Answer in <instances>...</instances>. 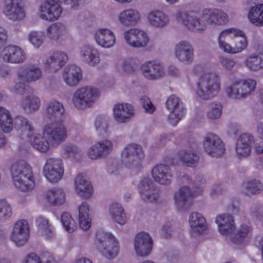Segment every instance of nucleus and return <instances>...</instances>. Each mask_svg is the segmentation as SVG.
I'll list each match as a JSON object with an SVG mask.
<instances>
[{
  "label": "nucleus",
  "instance_id": "1",
  "mask_svg": "<svg viewBox=\"0 0 263 263\" xmlns=\"http://www.w3.org/2000/svg\"><path fill=\"white\" fill-rule=\"evenodd\" d=\"M15 128L25 136L31 145L40 152L45 153L58 146L68 137V131L62 123H46L42 128V134L36 132L31 122L23 117L15 119Z\"/></svg>",
  "mask_w": 263,
  "mask_h": 263
},
{
  "label": "nucleus",
  "instance_id": "2",
  "mask_svg": "<svg viewBox=\"0 0 263 263\" xmlns=\"http://www.w3.org/2000/svg\"><path fill=\"white\" fill-rule=\"evenodd\" d=\"M176 20L189 30L202 33L207 29V25H225L229 21L228 14L221 10L204 9L200 16L190 14L186 11L178 10L175 14Z\"/></svg>",
  "mask_w": 263,
  "mask_h": 263
},
{
  "label": "nucleus",
  "instance_id": "3",
  "mask_svg": "<svg viewBox=\"0 0 263 263\" xmlns=\"http://www.w3.org/2000/svg\"><path fill=\"white\" fill-rule=\"evenodd\" d=\"M217 42L221 51L230 54H239L245 51L248 46L246 34L237 27L221 29L217 34Z\"/></svg>",
  "mask_w": 263,
  "mask_h": 263
},
{
  "label": "nucleus",
  "instance_id": "4",
  "mask_svg": "<svg viewBox=\"0 0 263 263\" xmlns=\"http://www.w3.org/2000/svg\"><path fill=\"white\" fill-rule=\"evenodd\" d=\"M10 172L14 186L22 192H29L35 186L31 166L24 158L16 159L11 164Z\"/></svg>",
  "mask_w": 263,
  "mask_h": 263
},
{
  "label": "nucleus",
  "instance_id": "5",
  "mask_svg": "<svg viewBox=\"0 0 263 263\" xmlns=\"http://www.w3.org/2000/svg\"><path fill=\"white\" fill-rule=\"evenodd\" d=\"M221 89L220 77L216 74L205 73L200 76L196 84L195 94L197 98L208 101L217 97Z\"/></svg>",
  "mask_w": 263,
  "mask_h": 263
},
{
  "label": "nucleus",
  "instance_id": "6",
  "mask_svg": "<svg viewBox=\"0 0 263 263\" xmlns=\"http://www.w3.org/2000/svg\"><path fill=\"white\" fill-rule=\"evenodd\" d=\"M145 156L143 147L136 143L127 144L121 153L122 164L127 168L135 172L143 168Z\"/></svg>",
  "mask_w": 263,
  "mask_h": 263
},
{
  "label": "nucleus",
  "instance_id": "7",
  "mask_svg": "<svg viewBox=\"0 0 263 263\" xmlns=\"http://www.w3.org/2000/svg\"><path fill=\"white\" fill-rule=\"evenodd\" d=\"M95 246L98 252L108 259H114L119 253V242L111 233L99 231L96 235Z\"/></svg>",
  "mask_w": 263,
  "mask_h": 263
},
{
  "label": "nucleus",
  "instance_id": "8",
  "mask_svg": "<svg viewBox=\"0 0 263 263\" xmlns=\"http://www.w3.org/2000/svg\"><path fill=\"white\" fill-rule=\"evenodd\" d=\"M81 0H47L43 2L39 6L37 15L42 20L53 21L58 20L61 16L62 9L59 3H63L68 5L73 10L77 9L80 6Z\"/></svg>",
  "mask_w": 263,
  "mask_h": 263
},
{
  "label": "nucleus",
  "instance_id": "9",
  "mask_svg": "<svg viewBox=\"0 0 263 263\" xmlns=\"http://www.w3.org/2000/svg\"><path fill=\"white\" fill-rule=\"evenodd\" d=\"M100 95L101 90L97 87L85 85L76 90L72 95L71 102L76 108L84 110L92 107Z\"/></svg>",
  "mask_w": 263,
  "mask_h": 263
},
{
  "label": "nucleus",
  "instance_id": "10",
  "mask_svg": "<svg viewBox=\"0 0 263 263\" xmlns=\"http://www.w3.org/2000/svg\"><path fill=\"white\" fill-rule=\"evenodd\" d=\"M256 85L257 82L253 79H235L226 87L224 92L229 98L240 100L249 97L255 91Z\"/></svg>",
  "mask_w": 263,
  "mask_h": 263
},
{
  "label": "nucleus",
  "instance_id": "11",
  "mask_svg": "<svg viewBox=\"0 0 263 263\" xmlns=\"http://www.w3.org/2000/svg\"><path fill=\"white\" fill-rule=\"evenodd\" d=\"M206 180L203 175H197L195 177L193 190L191 191L190 187L183 186L174 195L175 204L178 210H183L188 207V202L193 196L201 194L204 188Z\"/></svg>",
  "mask_w": 263,
  "mask_h": 263
},
{
  "label": "nucleus",
  "instance_id": "12",
  "mask_svg": "<svg viewBox=\"0 0 263 263\" xmlns=\"http://www.w3.org/2000/svg\"><path fill=\"white\" fill-rule=\"evenodd\" d=\"M64 173V164L61 158L50 157L46 159L42 174L46 180L51 183H58L63 178Z\"/></svg>",
  "mask_w": 263,
  "mask_h": 263
},
{
  "label": "nucleus",
  "instance_id": "13",
  "mask_svg": "<svg viewBox=\"0 0 263 263\" xmlns=\"http://www.w3.org/2000/svg\"><path fill=\"white\" fill-rule=\"evenodd\" d=\"M122 37L125 43L132 48L145 47L150 42L148 34L144 30L137 27L125 29L122 33Z\"/></svg>",
  "mask_w": 263,
  "mask_h": 263
},
{
  "label": "nucleus",
  "instance_id": "14",
  "mask_svg": "<svg viewBox=\"0 0 263 263\" xmlns=\"http://www.w3.org/2000/svg\"><path fill=\"white\" fill-rule=\"evenodd\" d=\"M204 152L213 157H218L224 154L225 145L221 139L213 133H207L202 142Z\"/></svg>",
  "mask_w": 263,
  "mask_h": 263
},
{
  "label": "nucleus",
  "instance_id": "15",
  "mask_svg": "<svg viewBox=\"0 0 263 263\" xmlns=\"http://www.w3.org/2000/svg\"><path fill=\"white\" fill-rule=\"evenodd\" d=\"M30 236L29 227L25 220H20L15 222L10 231V240L17 247L25 245Z\"/></svg>",
  "mask_w": 263,
  "mask_h": 263
},
{
  "label": "nucleus",
  "instance_id": "16",
  "mask_svg": "<svg viewBox=\"0 0 263 263\" xmlns=\"http://www.w3.org/2000/svg\"><path fill=\"white\" fill-rule=\"evenodd\" d=\"M93 38L96 44L104 49L112 48L117 43L115 32L106 27H100L95 29L93 32Z\"/></svg>",
  "mask_w": 263,
  "mask_h": 263
},
{
  "label": "nucleus",
  "instance_id": "17",
  "mask_svg": "<svg viewBox=\"0 0 263 263\" xmlns=\"http://www.w3.org/2000/svg\"><path fill=\"white\" fill-rule=\"evenodd\" d=\"M68 60V57L65 52L57 50L45 58L43 63V67L48 73H55L65 65Z\"/></svg>",
  "mask_w": 263,
  "mask_h": 263
},
{
  "label": "nucleus",
  "instance_id": "18",
  "mask_svg": "<svg viewBox=\"0 0 263 263\" xmlns=\"http://www.w3.org/2000/svg\"><path fill=\"white\" fill-rule=\"evenodd\" d=\"M166 106L170 111L168 122L170 124L176 126L184 116V108L183 104L178 97L173 95L167 98Z\"/></svg>",
  "mask_w": 263,
  "mask_h": 263
},
{
  "label": "nucleus",
  "instance_id": "19",
  "mask_svg": "<svg viewBox=\"0 0 263 263\" xmlns=\"http://www.w3.org/2000/svg\"><path fill=\"white\" fill-rule=\"evenodd\" d=\"M135 114V108L133 105L129 103H117L112 109L113 118L118 124L127 123L134 117Z\"/></svg>",
  "mask_w": 263,
  "mask_h": 263
},
{
  "label": "nucleus",
  "instance_id": "20",
  "mask_svg": "<svg viewBox=\"0 0 263 263\" xmlns=\"http://www.w3.org/2000/svg\"><path fill=\"white\" fill-rule=\"evenodd\" d=\"M141 71L143 77L150 81L160 79L165 74L164 64L156 60L144 62L141 66Z\"/></svg>",
  "mask_w": 263,
  "mask_h": 263
},
{
  "label": "nucleus",
  "instance_id": "21",
  "mask_svg": "<svg viewBox=\"0 0 263 263\" xmlns=\"http://www.w3.org/2000/svg\"><path fill=\"white\" fill-rule=\"evenodd\" d=\"M24 0H5L3 12L6 17L12 21H21L26 16Z\"/></svg>",
  "mask_w": 263,
  "mask_h": 263
},
{
  "label": "nucleus",
  "instance_id": "22",
  "mask_svg": "<svg viewBox=\"0 0 263 263\" xmlns=\"http://www.w3.org/2000/svg\"><path fill=\"white\" fill-rule=\"evenodd\" d=\"M153 239L150 235L144 232L138 233L134 241V248L137 255L146 257L152 251Z\"/></svg>",
  "mask_w": 263,
  "mask_h": 263
},
{
  "label": "nucleus",
  "instance_id": "23",
  "mask_svg": "<svg viewBox=\"0 0 263 263\" xmlns=\"http://www.w3.org/2000/svg\"><path fill=\"white\" fill-rule=\"evenodd\" d=\"M138 190L142 199L145 201H155L159 196V191L148 177L142 178L138 184Z\"/></svg>",
  "mask_w": 263,
  "mask_h": 263
},
{
  "label": "nucleus",
  "instance_id": "24",
  "mask_svg": "<svg viewBox=\"0 0 263 263\" xmlns=\"http://www.w3.org/2000/svg\"><path fill=\"white\" fill-rule=\"evenodd\" d=\"M188 221L193 235L200 236L208 233V224L202 214L197 212H192L189 215Z\"/></svg>",
  "mask_w": 263,
  "mask_h": 263
},
{
  "label": "nucleus",
  "instance_id": "25",
  "mask_svg": "<svg viewBox=\"0 0 263 263\" xmlns=\"http://www.w3.org/2000/svg\"><path fill=\"white\" fill-rule=\"evenodd\" d=\"M0 57L4 61L11 63H22L26 59L24 49L14 45L5 47L1 51Z\"/></svg>",
  "mask_w": 263,
  "mask_h": 263
},
{
  "label": "nucleus",
  "instance_id": "26",
  "mask_svg": "<svg viewBox=\"0 0 263 263\" xmlns=\"http://www.w3.org/2000/svg\"><path fill=\"white\" fill-rule=\"evenodd\" d=\"M215 222L218 232L229 239L230 235L236 229L234 217L229 213H222L216 216Z\"/></svg>",
  "mask_w": 263,
  "mask_h": 263
},
{
  "label": "nucleus",
  "instance_id": "27",
  "mask_svg": "<svg viewBox=\"0 0 263 263\" xmlns=\"http://www.w3.org/2000/svg\"><path fill=\"white\" fill-rule=\"evenodd\" d=\"M145 20L149 26L159 29L166 27L170 21L168 15L159 9L149 11L145 16Z\"/></svg>",
  "mask_w": 263,
  "mask_h": 263
},
{
  "label": "nucleus",
  "instance_id": "28",
  "mask_svg": "<svg viewBox=\"0 0 263 263\" xmlns=\"http://www.w3.org/2000/svg\"><path fill=\"white\" fill-rule=\"evenodd\" d=\"M141 20L140 11L134 8H128L119 12L117 15V22L124 27L138 24Z\"/></svg>",
  "mask_w": 263,
  "mask_h": 263
},
{
  "label": "nucleus",
  "instance_id": "29",
  "mask_svg": "<svg viewBox=\"0 0 263 263\" xmlns=\"http://www.w3.org/2000/svg\"><path fill=\"white\" fill-rule=\"evenodd\" d=\"M79 56L83 62L90 66H95L100 63V53L92 45L86 44L81 46Z\"/></svg>",
  "mask_w": 263,
  "mask_h": 263
},
{
  "label": "nucleus",
  "instance_id": "30",
  "mask_svg": "<svg viewBox=\"0 0 263 263\" xmlns=\"http://www.w3.org/2000/svg\"><path fill=\"white\" fill-rule=\"evenodd\" d=\"M174 54L177 60L183 64H190L194 59L193 47L186 41H181L175 45Z\"/></svg>",
  "mask_w": 263,
  "mask_h": 263
},
{
  "label": "nucleus",
  "instance_id": "31",
  "mask_svg": "<svg viewBox=\"0 0 263 263\" xmlns=\"http://www.w3.org/2000/svg\"><path fill=\"white\" fill-rule=\"evenodd\" d=\"M253 136L250 134H243L238 138L235 145V153L238 158L248 157L251 152L252 146L254 144Z\"/></svg>",
  "mask_w": 263,
  "mask_h": 263
},
{
  "label": "nucleus",
  "instance_id": "32",
  "mask_svg": "<svg viewBox=\"0 0 263 263\" xmlns=\"http://www.w3.org/2000/svg\"><path fill=\"white\" fill-rule=\"evenodd\" d=\"M75 192L80 197L89 199L93 195L94 190L91 182L82 174L78 175L74 183Z\"/></svg>",
  "mask_w": 263,
  "mask_h": 263
},
{
  "label": "nucleus",
  "instance_id": "33",
  "mask_svg": "<svg viewBox=\"0 0 263 263\" xmlns=\"http://www.w3.org/2000/svg\"><path fill=\"white\" fill-rule=\"evenodd\" d=\"M151 175L153 179L160 184L168 185L171 183L172 174L166 165L156 164L153 167Z\"/></svg>",
  "mask_w": 263,
  "mask_h": 263
},
{
  "label": "nucleus",
  "instance_id": "34",
  "mask_svg": "<svg viewBox=\"0 0 263 263\" xmlns=\"http://www.w3.org/2000/svg\"><path fill=\"white\" fill-rule=\"evenodd\" d=\"M36 226L38 233L44 239L52 241L56 237L54 227L48 219L43 216H39L36 219Z\"/></svg>",
  "mask_w": 263,
  "mask_h": 263
},
{
  "label": "nucleus",
  "instance_id": "35",
  "mask_svg": "<svg viewBox=\"0 0 263 263\" xmlns=\"http://www.w3.org/2000/svg\"><path fill=\"white\" fill-rule=\"evenodd\" d=\"M64 82L69 86H77L82 79L81 68L76 65L66 66L63 71Z\"/></svg>",
  "mask_w": 263,
  "mask_h": 263
},
{
  "label": "nucleus",
  "instance_id": "36",
  "mask_svg": "<svg viewBox=\"0 0 263 263\" xmlns=\"http://www.w3.org/2000/svg\"><path fill=\"white\" fill-rule=\"evenodd\" d=\"M43 76V72L38 65H31L28 68H20L17 72V77L26 83L36 81Z\"/></svg>",
  "mask_w": 263,
  "mask_h": 263
},
{
  "label": "nucleus",
  "instance_id": "37",
  "mask_svg": "<svg viewBox=\"0 0 263 263\" xmlns=\"http://www.w3.org/2000/svg\"><path fill=\"white\" fill-rule=\"evenodd\" d=\"M46 112L50 121L47 120L46 123L58 122L64 125L61 117L65 112V108L60 101L55 100H51L47 105Z\"/></svg>",
  "mask_w": 263,
  "mask_h": 263
},
{
  "label": "nucleus",
  "instance_id": "38",
  "mask_svg": "<svg viewBox=\"0 0 263 263\" xmlns=\"http://www.w3.org/2000/svg\"><path fill=\"white\" fill-rule=\"evenodd\" d=\"M252 232V228L249 223H242L236 230L232 232L228 240L233 245L241 246L248 241L249 235Z\"/></svg>",
  "mask_w": 263,
  "mask_h": 263
},
{
  "label": "nucleus",
  "instance_id": "39",
  "mask_svg": "<svg viewBox=\"0 0 263 263\" xmlns=\"http://www.w3.org/2000/svg\"><path fill=\"white\" fill-rule=\"evenodd\" d=\"M67 34L66 26L61 23H55L50 25L46 29L47 37L53 41L61 43L64 40Z\"/></svg>",
  "mask_w": 263,
  "mask_h": 263
},
{
  "label": "nucleus",
  "instance_id": "40",
  "mask_svg": "<svg viewBox=\"0 0 263 263\" xmlns=\"http://www.w3.org/2000/svg\"><path fill=\"white\" fill-rule=\"evenodd\" d=\"M108 214L111 219L120 226L124 225L127 221L126 212L119 202H113L109 204Z\"/></svg>",
  "mask_w": 263,
  "mask_h": 263
},
{
  "label": "nucleus",
  "instance_id": "41",
  "mask_svg": "<svg viewBox=\"0 0 263 263\" xmlns=\"http://www.w3.org/2000/svg\"><path fill=\"white\" fill-rule=\"evenodd\" d=\"M45 198L51 205L60 206L66 202V195L65 190L60 187H54L46 191Z\"/></svg>",
  "mask_w": 263,
  "mask_h": 263
},
{
  "label": "nucleus",
  "instance_id": "42",
  "mask_svg": "<svg viewBox=\"0 0 263 263\" xmlns=\"http://www.w3.org/2000/svg\"><path fill=\"white\" fill-rule=\"evenodd\" d=\"M28 93L27 96L20 101L19 105L20 108L26 112L31 114L39 109L41 106V100L33 93V90L31 93Z\"/></svg>",
  "mask_w": 263,
  "mask_h": 263
},
{
  "label": "nucleus",
  "instance_id": "43",
  "mask_svg": "<svg viewBox=\"0 0 263 263\" xmlns=\"http://www.w3.org/2000/svg\"><path fill=\"white\" fill-rule=\"evenodd\" d=\"M249 22L256 27L263 26V3L257 4L250 8L247 14Z\"/></svg>",
  "mask_w": 263,
  "mask_h": 263
},
{
  "label": "nucleus",
  "instance_id": "44",
  "mask_svg": "<svg viewBox=\"0 0 263 263\" xmlns=\"http://www.w3.org/2000/svg\"><path fill=\"white\" fill-rule=\"evenodd\" d=\"M79 223L84 231H87L91 226L90 205L86 202H82L79 207Z\"/></svg>",
  "mask_w": 263,
  "mask_h": 263
},
{
  "label": "nucleus",
  "instance_id": "45",
  "mask_svg": "<svg viewBox=\"0 0 263 263\" xmlns=\"http://www.w3.org/2000/svg\"><path fill=\"white\" fill-rule=\"evenodd\" d=\"M178 155L179 160L187 166L195 167L198 164L199 157L191 149L181 150Z\"/></svg>",
  "mask_w": 263,
  "mask_h": 263
},
{
  "label": "nucleus",
  "instance_id": "46",
  "mask_svg": "<svg viewBox=\"0 0 263 263\" xmlns=\"http://www.w3.org/2000/svg\"><path fill=\"white\" fill-rule=\"evenodd\" d=\"M0 127L6 133H10L13 127L11 114L9 110L2 106H0Z\"/></svg>",
  "mask_w": 263,
  "mask_h": 263
},
{
  "label": "nucleus",
  "instance_id": "47",
  "mask_svg": "<svg viewBox=\"0 0 263 263\" xmlns=\"http://www.w3.org/2000/svg\"><path fill=\"white\" fill-rule=\"evenodd\" d=\"M245 67L252 71H259L263 69V55L251 54L244 61Z\"/></svg>",
  "mask_w": 263,
  "mask_h": 263
},
{
  "label": "nucleus",
  "instance_id": "48",
  "mask_svg": "<svg viewBox=\"0 0 263 263\" xmlns=\"http://www.w3.org/2000/svg\"><path fill=\"white\" fill-rule=\"evenodd\" d=\"M135 64V59L128 57L118 61L115 64V68L122 74H130L134 72Z\"/></svg>",
  "mask_w": 263,
  "mask_h": 263
},
{
  "label": "nucleus",
  "instance_id": "49",
  "mask_svg": "<svg viewBox=\"0 0 263 263\" xmlns=\"http://www.w3.org/2000/svg\"><path fill=\"white\" fill-rule=\"evenodd\" d=\"M109 117L106 115L98 116L94 122L96 131L99 136H104L108 132L109 126Z\"/></svg>",
  "mask_w": 263,
  "mask_h": 263
},
{
  "label": "nucleus",
  "instance_id": "50",
  "mask_svg": "<svg viewBox=\"0 0 263 263\" xmlns=\"http://www.w3.org/2000/svg\"><path fill=\"white\" fill-rule=\"evenodd\" d=\"M27 39L34 48L39 49L44 44L45 36L43 31L32 30L27 33Z\"/></svg>",
  "mask_w": 263,
  "mask_h": 263
},
{
  "label": "nucleus",
  "instance_id": "51",
  "mask_svg": "<svg viewBox=\"0 0 263 263\" xmlns=\"http://www.w3.org/2000/svg\"><path fill=\"white\" fill-rule=\"evenodd\" d=\"M61 221L64 230L69 233H73L76 229V223L71 215L67 212H63L61 216Z\"/></svg>",
  "mask_w": 263,
  "mask_h": 263
},
{
  "label": "nucleus",
  "instance_id": "52",
  "mask_svg": "<svg viewBox=\"0 0 263 263\" xmlns=\"http://www.w3.org/2000/svg\"><path fill=\"white\" fill-rule=\"evenodd\" d=\"M12 215V206L5 199H0V221L6 222Z\"/></svg>",
  "mask_w": 263,
  "mask_h": 263
},
{
  "label": "nucleus",
  "instance_id": "53",
  "mask_svg": "<svg viewBox=\"0 0 263 263\" xmlns=\"http://www.w3.org/2000/svg\"><path fill=\"white\" fill-rule=\"evenodd\" d=\"M247 193L252 194H257L263 190V184L258 179H253L248 181L243 185Z\"/></svg>",
  "mask_w": 263,
  "mask_h": 263
},
{
  "label": "nucleus",
  "instance_id": "54",
  "mask_svg": "<svg viewBox=\"0 0 263 263\" xmlns=\"http://www.w3.org/2000/svg\"><path fill=\"white\" fill-rule=\"evenodd\" d=\"M81 149L77 146L71 144L65 145L62 148V155L65 158L75 159L81 154Z\"/></svg>",
  "mask_w": 263,
  "mask_h": 263
},
{
  "label": "nucleus",
  "instance_id": "55",
  "mask_svg": "<svg viewBox=\"0 0 263 263\" xmlns=\"http://www.w3.org/2000/svg\"><path fill=\"white\" fill-rule=\"evenodd\" d=\"M96 143L102 157L108 155L113 149V143L109 139L101 140Z\"/></svg>",
  "mask_w": 263,
  "mask_h": 263
},
{
  "label": "nucleus",
  "instance_id": "56",
  "mask_svg": "<svg viewBox=\"0 0 263 263\" xmlns=\"http://www.w3.org/2000/svg\"><path fill=\"white\" fill-rule=\"evenodd\" d=\"M17 79L14 85L9 88V90L12 93L23 95L27 90V87L25 83L26 82L20 80L17 77Z\"/></svg>",
  "mask_w": 263,
  "mask_h": 263
},
{
  "label": "nucleus",
  "instance_id": "57",
  "mask_svg": "<svg viewBox=\"0 0 263 263\" xmlns=\"http://www.w3.org/2000/svg\"><path fill=\"white\" fill-rule=\"evenodd\" d=\"M207 117L212 120L219 118L221 115V105L219 103H212L209 107Z\"/></svg>",
  "mask_w": 263,
  "mask_h": 263
},
{
  "label": "nucleus",
  "instance_id": "58",
  "mask_svg": "<svg viewBox=\"0 0 263 263\" xmlns=\"http://www.w3.org/2000/svg\"><path fill=\"white\" fill-rule=\"evenodd\" d=\"M219 61L223 69L230 71L235 66V62L230 58L221 56L219 57Z\"/></svg>",
  "mask_w": 263,
  "mask_h": 263
},
{
  "label": "nucleus",
  "instance_id": "59",
  "mask_svg": "<svg viewBox=\"0 0 263 263\" xmlns=\"http://www.w3.org/2000/svg\"><path fill=\"white\" fill-rule=\"evenodd\" d=\"M86 155L91 160H97L102 157L96 143L88 148Z\"/></svg>",
  "mask_w": 263,
  "mask_h": 263
},
{
  "label": "nucleus",
  "instance_id": "60",
  "mask_svg": "<svg viewBox=\"0 0 263 263\" xmlns=\"http://www.w3.org/2000/svg\"><path fill=\"white\" fill-rule=\"evenodd\" d=\"M140 100L142 106L146 112L151 114L155 111V107L147 97L145 96H143Z\"/></svg>",
  "mask_w": 263,
  "mask_h": 263
},
{
  "label": "nucleus",
  "instance_id": "61",
  "mask_svg": "<svg viewBox=\"0 0 263 263\" xmlns=\"http://www.w3.org/2000/svg\"><path fill=\"white\" fill-rule=\"evenodd\" d=\"M39 256L40 257L42 263H56L54 256L48 251H43L40 252Z\"/></svg>",
  "mask_w": 263,
  "mask_h": 263
},
{
  "label": "nucleus",
  "instance_id": "62",
  "mask_svg": "<svg viewBox=\"0 0 263 263\" xmlns=\"http://www.w3.org/2000/svg\"><path fill=\"white\" fill-rule=\"evenodd\" d=\"M22 263H42V262L37 254L30 253L23 259Z\"/></svg>",
  "mask_w": 263,
  "mask_h": 263
},
{
  "label": "nucleus",
  "instance_id": "63",
  "mask_svg": "<svg viewBox=\"0 0 263 263\" xmlns=\"http://www.w3.org/2000/svg\"><path fill=\"white\" fill-rule=\"evenodd\" d=\"M8 39V30L4 27L0 26V48L3 47Z\"/></svg>",
  "mask_w": 263,
  "mask_h": 263
},
{
  "label": "nucleus",
  "instance_id": "64",
  "mask_svg": "<svg viewBox=\"0 0 263 263\" xmlns=\"http://www.w3.org/2000/svg\"><path fill=\"white\" fill-rule=\"evenodd\" d=\"M172 232L171 225L169 223L164 224L161 229V234L164 238L168 237Z\"/></svg>",
  "mask_w": 263,
  "mask_h": 263
}]
</instances>
